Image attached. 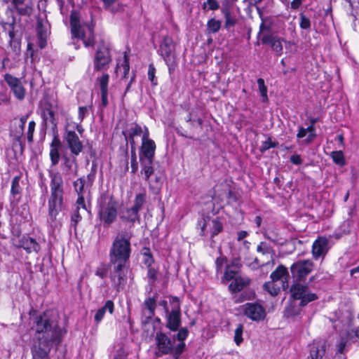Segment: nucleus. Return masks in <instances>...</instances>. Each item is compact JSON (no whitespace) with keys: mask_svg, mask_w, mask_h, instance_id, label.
<instances>
[{"mask_svg":"<svg viewBox=\"0 0 359 359\" xmlns=\"http://www.w3.org/2000/svg\"><path fill=\"white\" fill-rule=\"evenodd\" d=\"M35 323L36 332L43 335L39 337L40 345L32 351V359H44L49 357L53 344H60L67 331L59 327L57 322L51 318L47 312L38 316Z\"/></svg>","mask_w":359,"mask_h":359,"instance_id":"obj_1","label":"nucleus"},{"mask_svg":"<svg viewBox=\"0 0 359 359\" xmlns=\"http://www.w3.org/2000/svg\"><path fill=\"white\" fill-rule=\"evenodd\" d=\"M314 263L311 259H298L290 267L292 283L290 285V292L292 297L301 299L302 304L311 303L318 299L316 293L311 292L309 284H306L307 276L313 271Z\"/></svg>","mask_w":359,"mask_h":359,"instance_id":"obj_2","label":"nucleus"},{"mask_svg":"<svg viewBox=\"0 0 359 359\" xmlns=\"http://www.w3.org/2000/svg\"><path fill=\"white\" fill-rule=\"evenodd\" d=\"M50 179V196L48 198V222L53 225L63 205L64 182L62 175L57 171L48 170Z\"/></svg>","mask_w":359,"mask_h":359,"instance_id":"obj_3","label":"nucleus"},{"mask_svg":"<svg viewBox=\"0 0 359 359\" xmlns=\"http://www.w3.org/2000/svg\"><path fill=\"white\" fill-rule=\"evenodd\" d=\"M130 238L131 236L126 231H121L118 233L113 241L109 250L110 264L129 263L132 251Z\"/></svg>","mask_w":359,"mask_h":359,"instance_id":"obj_4","label":"nucleus"},{"mask_svg":"<svg viewBox=\"0 0 359 359\" xmlns=\"http://www.w3.org/2000/svg\"><path fill=\"white\" fill-rule=\"evenodd\" d=\"M97 217L104 228L109 227L116 219L117 203L112 196L102 194L97 201Z\"/></svg>","mask_w":359,"mask_h":359,"instance_id":"obj_5","label":"nucleus"},{"mask_svg":"<svg viewBox=\"0 0 359 359\" xmlns=\"http://www.w3.org/2000/svg\"><path fill=\"white\" fill-rule=\"evenodd\" d=\"M143 133L142 138V146L139 154L141 166V175L148 177L151 174L153 165V161L155 154L156 144L149 138V132L147 128Z\"/></svg>","mask_w":359,"mask_h":359,"instance_id":"obj_6","label":"nucleus"},{"mask_svg":"<svg viewBox=\"0 0 359 359\" xmlns=\"http://www.w3.org/2000/svg\"><path fill=\"white\" fill-rule=\"evenodd\" d=\"M224 218L217 217L212 219L210 216L203 215L198 221V225L201 227L200 235L205 236L210 232V238L211 240L210 247H214L215 241L213 238L224 231Z\"/></svg>","mask_w":359,"mask_h":359,"instance_id":"obj_7","label":"nucleus"},{"mask_svg":"<svg viewBox=\"0 0 359 359\" xmlns=\"http://www.w3.org/2000/svg\"><path fill=\"white\" fill-rule=\"evenodd\" d=\"M70 25L72 38L83 41L86 47H93L95 45L94 30L92 26L88 25V32H86L80 25L76 16L72 15L70 17Z\"/></svg>","mask_w":359,"mask_h":359,"instance_id":"obj_8","label":"nucleus"},{"mask_svg":"<svg viewBox=\"0 0 359 359\" xmlns=\"http://www.w3.org/2000/svg\"><path fill=\"white\" fill-rule=\"evenodd\" d=\"M112 266L109 273L111 285L117 292L123 290L127 283L128 264H110Z\"/></svg>","mask_w":359,"mask_h":359,"instance_id":"obj_9","label":"nucleus"},{"mask_svg":"<svg viewBox=\"0 0 359 359\" xmlns=\"http://www.w3.org/2000/svg\"><path fill=\"white\" fill-rule=\"evenodd\" d=\"M111 55L108 46L103 41L97 46L93 58V69L95 72H103L107 70L111 62Z\"/></svg>","mask_w":359,"mask_h":359,"instance_id":"obj_10","label":"nucleus"},{"mask_svg":"<svg viewBox=\"0 0 359 359\" xmlns=\"http://www.w3.org/2000/svg\"><path fill=\"white\" fill-rule=\"evenodd\" d=\"M243 309L244 315L253 321H262L266 316L265 309L258 302L246 303Z\"/></svg>","mask_w":359,"mask_h":359,"instance_id":"obj_11","label":"nucleus"},{"mask_svg":"<svg viewBox=\"0 0 359 359\" xmlns=\"http://www.w3.org/2000/svg\"><path fill=\"white\" fill-rule=\"evenodd\" d=\"M174 47L175 45L173 44L172 39L170 38H165L160 46L161 55L165 57V60L168 66L170 74H173L177 67V64L175 60V56L174 55H172Z\"/></svg>","mask_w":359,"mask_h":359,"instance_id":"obj_12","label":"nucleus"},{"mask_svg":"<svg viewBox=\"0 0 359 359\" xmlns=\"http://www.w3.org/2000/svg\"><path fill=\"white\" fill-rule=\"evenodd\" d=\"M172 300L176 305L172 309L170 313L168 311L166 301H162L160 305L163 306L166 313H168L167 321L168 327L171 330L177 331L180 327V302L177 297L172 298Z\"/></svg>","mask_w":359,"mask_h":359,"instance_id":"obj_13","label":"nucleus"},{"mask_svg":"<svg viewBox=\"0 0 359 359\" xmlns=\"http://www.w3.org/2000/svg\"><path fill=\"white\" fill-rule=\"evenodd\" d=\"M309 303L302 304L301 299H294L292 297V292H290V298L287 302L284 311L283 316L286 318H294L299 316L302 311V308L306 306Z\"/></svg>","mask_w":359,"mask_h":359,"instance_id":"obj_14","label":"nucleus"},{"mask_svg":"<svg viewBox=\"0 0 359 359\" xmlns=\"http://www.w3.org/2000/svg\"><path fill=\"white\" fill-rule=\"evenodd\" d=\"M64 140L73 155L78 156L82 151L83 148L82 142L75 131L66 130Z\"/></svg>","mask_w":359,"mask_h":359,"instance_id":"obj_15","label":"nucleus"},{"mask_svg":"<svg viewBox=\"0 0 359 359\" xmlns=\"http://www.w3.org/2000/svg\"><path fill=\"white\" fill-rule=\"evenodd\" d=\"M329 251V241L326 237L319 236L312 245V255L315 260L323 259Z\"/></svg>","mask_w":359,"mask_h":359,"instance_id":"obj_16","label":"nucleus"},{"mask_svg":"<svg viewBox=\"0 0 359 359\" xmlns=\"http://www.w3.org/2000/svg\"><path fill=\"white\" fill-rule=\"evenodd\" d=\"M309 355L308 359H323L325 355L327 348V341L322 339H314L311 344L309 345Z\"/></svg>","mask_w":359,"mask_h":359,"instance_id":"obj_17","label":"nucleus"},{"mask_svg":"<svg viewBox=\"0 0 359 359\" xmlns=\"http://www.w3.org/2000/svg\"><path fill=\"white\" fill-rule=\"evenodd\" d=\"M41 117L46 124L51 125L53 131L55 132L57 129V121L55 118V110L51 103L48 102L44 103L41 109Z\"/></svg>","mask_w":359,"mask_h":359,"instance_id":"obj_18","label":"nucleus"},{"mask_svg":"<svg viewBox=\"0 0 359 359\" xmlns=\"http://www.w3.org/2000/svg\"><path fill=\"white\" fill-rule=\"evenodd\" d=\"M20 175L15 176L11 182L10 203L11 206H17L22 198V188L20 185Z\"/></svg>","mask_w":359,"mask_h":359,"instance_id":"obj_19","label":"nucleus"},{"mask_svg":"<svg viewBox=\"0 0 359 359\" xmlns=\"http://www.w3.org/2000/svg\"><path fill=\"white\" fill-rule=\"evenodd\" d=\"M95 177V170H92L87 176L86 179L85 177H80L74 182V187L78 195H84L86 190L85 186L86 187L92 186Z\"/></svg>","mask_w":359,"mask_h":359,"instance_id":"obj_20","label":"nucleus"},{"mask_svg":"<svg viewBox=\"0 0 359 359\" xmlns=\"http://www.w3.org/2000/svg\"><path fill=\"white\" fill-rule=\"evenodd\" d=\"M1 25L4 30H8V34L10 38L9 43L11 46H14L15 48H19L20 43L15 39L17 33L18 32V26L15 22V18L12 17L11 22H1Z\"/></svg>","mask_w":359,"mask_h":359,"instance_id":"obj_21","label":"nucleus"},{"mask_svg":"<svg viewBox=\"0 0 359 359\" xmlns=\"http://www.w3.org/2000/svg\"><path fill=\"white\" fill-rule=\"evenodd\" d=\"M144 179L149 184V189L154 193H158L163 184V178L161 174L154 172V168L152 165L151 174L147 177L144 175Z\"/></svg>","mask_w":359,"mask_h":359,"instance_id":"obj_22","label":"nucleus"},{"mask_svg":"<svg viewBox=\"0 0 359 359\" xmlns=\"http://www.w3.org/2000/svg\"><path fill=\"white\" fill-rule=\"evenodd\" d=\"M109 81V76L108 74H103L100 77L97 79V82L100 86L101 92V104L102 107L108 105V84Z\"/></svg>","mask_w":359,"mask_h":359,"instance_id":"obj_23","label":"nucleus"},{"mask_svg":"<svg viewBox=\"0 0 359 359\" xmlns=\"http://www.w3.org/2000/svg\"><path fill=\"white\" fill-rule=\"evenodd\" d=\"M157 294L147 298L143 303L142 314L146 320H151L155 314L156 306Z\"/></svg>","mask_w":359,"mask_h":359,"instance_id":"obj_24","label":"nucleus"},{"mask_svg":"<svg viewBox=\"0 0 359 359\" xmlns=\"http://www.w3.org/2000/svg\"><path fill=\"white\" fill-rule=\"evenodd\" d=\"M142 133V129L141 126L136 123H132L128 125L126 129L123 131V135L126 140L129 141L131 147H135L134 137L141 135Z\"/></svg>","mask_w":359,"mask_h":359,"instance_id":"obj_25","label":"nucleus"},{"mask_svg":"<svg viewBox=\"0 0 359 359\" xmlns=\"http://www.w3.org/2000/svg\"><path fill=\"white\" fill-rule=\"evenodd\" d=\"M14 9L21 15H29L32 11L31 0H11Z\"/></svg>","mask_w":359,"mask_h":359,"instance_id":"obj_26","label":"nucleus"},{"mask_svg":"<svg viewBox=\"0 0 359 359\" xmlns=\"http://www.w3.org/2000/svg\"><path fill=\"white\" fill-rule=\"evenodd\" d=\"M18 248H22L26 250L27 253H31L32 252H39L40 250V245L36 241L35 239L31 237H22L19 241V244L17 245Z\"/></svg>","mask_w":359,"mask_h":359,"instance_id":"obj_27","label":"nucleus"},{"mask_svg":"<svg viewBox=\"0 0 359 359\" xmlns=\"http://www.w3.org/2000/svg\"><path fill=\"white\" fill-rule=\"evenodd\" d=\"M156 339L158 348L161 353L167 354L172 351V342L165 334L161 332L157 333Z\"/></svg>","mask_w":359,"mask_h":359,"instance_id":"obj_28","label":"nucleus"},{"mask_svg":"<svg viewBox=\"0 0 359 359\" xmlns=\"http://www.w3.org/2000/svg\"><path fill=\"white\" fill-rule=\"evenodd\" d=\"M36 32L39 40V46L43 48L46 46V38L48 35L47 27L44 25L43 19L38 18L36 24Z\"/></svg>","mask_w":359,"mask_h":359,"instance_id":"obj_29","label":"nucleus"},{"mask_svg":"<svg viewBox=\"0 0 359 359\" xmlns=\"http://www.w3.org/2000/svg\"><path fill=\"white\" fill-rule=\"evenodd\" d=\"M114 311V304L112 300L106 301L104 305L100 308L95 313L94 320L96 323H99L104 318L106 312L112 314Z\"/></svg>","mask_w":359,"mask_h":359,"instance_id":"obj_30","label":"nucleus"},{"mask_svg":"<svg viewBox=\"0 0 359 359\" xmlns=\"http://www.w3.org/2000/svg\"><path fill=\"white\" fill-rule=\"evenodd\" d=\"M270 278L273 282H276L285 278H291L287 268L283 264H279L277 266L271 273Z\"/></svg>","mask_w":359,"mask_h":359,"instance_id":"obj_31","label":"nucleus"},{"mask_svg":"<svg viewBox=\"0 0 359 359\" xmlns=\"http://www.w3.org/2000/svg\"><path fill=\"white\" fill-rule=\"evenodd\" d=\"M250 284V280L244 281L242 277L236 278L229 285V290L231 293H237Z\"/></svg>","mask_w":359,"mask_h":359,"instance_id":"obj_32","label":"nucleus"},{"mask_svg":"<svg viewBox=\"0 0 359 359\" xmlns=\"http://www.w3.org/2000/svg\"><path fill=\"white\" fill-rule=\"evenodd\" d=\"M121 218L127 222L134 223L140 219L139 212L132 206L123 211Z\"/></svg>","mask_w":359,"mask_h":359,"instance_id":"obj_33","label":"nucleus"},{"mask_svg":"<svg viewBox=\"0 0 359 359\" xmlns=\"http://www.w3.org/2000/svg\"><path fill=\"white\" fill-rule=\"evenodd\" d=\"M62 166L65 174H69L73 171L76 173L77 165L76 163V159L74 158L71 159L69 157H64Z\"/></svg>","mask_w":359,"mask_h":359,"instance_id":"obj_34","label":"nucleus"},{"mask_svg":"<svg viewBox=\"0 0 359 359\" xmlns=\"http://www.w3.org/2000/svg\"><path fill=\"white\" fill-rule=\"evenodd\" d=\"M257 82L261 96V101L264 103L267 102L269 101L267 95L268 88L265 85L264 80L262 78H259Z\"/></svg>","mask_w":359,"mask_h":359,"instance_id":"obj_35","label":"nucleus"},{"mask_svg":"<svg viewBox=\"0 0 359 359\" xmlns=\"http://www.w3.org/2000/svg\"><path fill=\"white\" fill-rule=\"evenodd\" d=\"M263 288L273 297L277 296L280 291V287L272 280L266 282L263 285Z\"/></svg>","mask_w":359,"mask_h":359,"instance_id":"obj_36","label":"nucleus"},{"mask_svg":"<svg viewBox=\"0 0 359 359\" xmlns=\"http://www.w3.org/2000/svg\"><path fill=\"white\" fill-rule=\"evenodd\" d=\"M222 27V22L215 18L210 19L207 22V30L209 33H217Z\"/></svg>","mask_w":359,"mask_h":359,"instance_id":"obj_37","label":"nucleus"},{"mask_svg":"<svg viewBox=\"0 0 359 359\" xmlns=\"http://www.w3.org/2000/svg\"><path fill=\"white\" fill-rule=\"evenodd\" d=\"M333 162L341 167L346 165V160L342 151H334L331 153Z\"/></svg>","mask_w":359,"mask_h":359,"instance_id":"obj_38","label":"nucleus"},{"mask_svg":"<svg viewBox=\"0 0 359 359\" xmlns=\"http://www.w3.org/2000/svg\"><path fill=\"white\" fill-rule=\"evenodd\" d=\"M147 199V195L144 193H140L136 194L134 199V204L133 207L136 209L138 212L142 209L143 205L145 203Z\"/></svg>","mask_w":359,"mask_h":359,"instance_id":"obj_39","label":"nucleus"},{"mask_svg":"<svg viewBox=\"0 0 359 359\" xmlns=\"http://www.w3.org/2000/svg\"><path fill=\"white\" fill-rule=\"evenodd\" d=\"M279 145L278 142L275 141L272 142L271 137H268L267 140L264 141L259 148V151L261 153L264 154L265 151L269 150L271 148H276Z\"/></svg>","mask_w":359,"mask_h":359,"instance_id":"obj_40","label":"nucleus"},{"mask_svg":"<svg viewBox=\"0 0 359 359\" xmlns=\"http://www.w3.org/2000/svg\"><path fill=\"white\" fill-rule=\"evenodd\" d=\"M223 15L225 18L224 27L226 29H229L230 27L235 26L237 22V20L231 15V11H228L226 9L223 11Z\"/></svg>","mask_w":359,"mask_h":359,"instance_id":"obj_41","label":"nucleus"},{"mask_svg":"<svg viewBox=\"0 0 359 359\" xmlns=\"http://www.w3.org/2000/svg\"><path fill=\"white\" fill-rule=\"evenodd\" d=\"M299 27L302 29L311 31V22L310 19L306 17L303 13L299 14Z\"/></svg>","mask_w":359,"mask_h":359,"instance_id":"obj_42","label":"nucleus"},{"mask_svg":"<svg viewBox=\"0 0 359 359\" xmlns=\"http://www.w3.org/2000/svg\"><path fill=\"white\" fill-rule=\"evenodd\" d=\"M243 329H244L243 325L240 323L237 325V327L235 330L233 341L237 346H240L243 341Z\"/></svg>","mask_w":359,"mask_h":359,"instance_id":"obj_43","label":"nucleus"},{"mask_svg":"<svg viewBox=\"0 0 359 359\" xmlns=\"http://www.w3.org/2000/svg\"><path fill=\"white\" fill-rule=\"evenodd\" d=\"M4 80L7 83V84L11 88V90L17 87V86H19L21 84V81L19 79L13 76V75L10 74H6L4 76Z\"/></svg>","mask_w":359,"mask_h":359,"instance_id":"obj_44","label":"nucleus"},{"mask_svg":"<svg viewBox=\"0 0 359 359\" xmlns=\"http://www.w3.org/2000/svg\"><path fill=\"white\" fill-rule=\"evenodd\" d=\"M4 80L7 83V84L11 88V90L17 87V86H19L21 84V81L19 79L13 76V75L10 74H6L4 76Z\"/></svg>","mask_w":359,"mask_h":359,"instance_id":"obj_45","label":"nucleus"},{"mask_svg":"<svg viewBox=\"0 0 359 359\" xmlns=\"http://www.w3.org/2000/svg\"><path fill=\"white\" fill-rule=\"evenodd\" d=\"M283 41L285 43L287 42V40L278 36H277L276 41H273V47L271 48L273 51H275L277 53L278 55H281L283 53Z\"/></svg>","mask_w":359,"mask_h":359,"instance_id":"obj_46","label":"nucleus"},{"mask_svg":"<svg viewBox=\"0 0 359 359\" xmlns=\"http://www.w3.org/2000/svg\"><path fill=\"white\" fill-rule=\"evenodd\" d=\"M141 254L144 257L143 262L147 266H150L154 262V259L151 253V250L148 248H143Z\"/></svg>","mask_w":359,"mask_h":359,"instance_id":"obj_47","label":"nucleus"},{"mask_svg":"<svg viewBox=\"0 0 359 359\" xmlns=\"http://www.w3.org/2000/svg\"><path fill=\"white\" fill-rule=\"evenodd\" d=\"M202 8L205 11H216L219 8V4L217 0H207L202 4Z\"/></svg>","mask_w":359,"mask_h":359,"instance_id":"obj_48","label":"nucleus"},{"mask_svg":"<svg viewBox=\"0 0 359 359\" xmlns=\"http://www.w3.org/2000/svg\"><path fill=\"white\" fill-rule=\"evenodd\" d=\"M277 35L273 34H264L261 38L262 43L264 45H269L271 48L273 47V41H276Z\"/></svg>","mask_w":359,"mask_h":359,"instance_id":"obj_49","label":"nucleus"},{"mask_svg":"<svg viewBox=\"0 0 359 359\" xmlns=\"http://www.w3.org/2000/svg\"><path fill=\"white\" fill-rule=\"evenodd\" d=\"M228 259L225 256H219L215 260L216 272L217 273H222L224 264H227Z\"/></svg>","mask_w":359,"mask_h":359,"instance_id":"obj_50","label":"nucleus"},{"mask_svg":"<svg viewBox=\"0 0 359 359\" xmlns=\"http://www.w3.org/2000/svg\"><path fill=\"white\" fill-rule=\"evenodd\" d=\"M59 150L60 149L55 148H52L50 150V158L52 166H55L59 163L60 157Z\"/></svg>","mask_w":359,"mask_h":359,"instance_id":"obj_51","label":"nucleus"},{"mask_svg":"<svg viewBox=\"0 0 359 359\" xmlns=\"http://www.w3.org/2000/svg\"><path fill=\"white\" fill-rule=\"evenodd\" d=\"M238 273V270L232 269L230 266H226L225 271L224 273V278L226 280H234L235 276Z\"/></svg>","mask_w":359,"mask_h":359,"instance_id":"obj_52","label":"nucleus"},{"mask_svg":"<svg viewBox=\"0 0 359 359\" xmlns=\"http://www.w3.org/2000/svg\"><path fill=\"white\" fill-rule=\"evenodd\" d=\"M131 172L135 173L138 170V163L137 161V156L135 152V148L131 147Z\"/></svg>","mask_w":359,"mask_h":359,"instance_id":"obj_53","label":"nucleus"},{"mask_svg":"<svg viewBox=\"0 0 359 359\" xmlns=\"http://www.w3.org/2000/svg\"><path fill=\"white\" fill-rule=\"evenodd\" d=\"M14 95L20 100H22L24 99L25 95V89L22 86V83L19 86H17V87L12 90Z\"/></svg>","mask_w":359,"mask_h":359,"instance_id":"obj_54","label":"nucleus"},{"mask_svg":"<svg viewBox=\"0 0 359 359\" xmlns=\"http://www.w3.org/2000/svg\"><path fill=\"white\" fill-rule=\"evenodd\" d=\"M93 108L92 105L79 107V115L78 118L80 122H82L84 118L88 115V111Z\"/></svg>","mask_w":359,"mask_h":359,"instance_id":"obj_55","label":"nucleus"},{"mask_svg":"<svg viewBox=\"0 0 359 359\" xmlns=\"http://www.w3.org/2000/svg\"><path fill=\"white\" fill-rule=\"evenodd\" d=\"M108 267L105 264H102L95 271V275L101 278H104L108 273Z\"/></svg>","mask_w":359,"mask_h":359,"instance_id":"obj_56","label":"nucleus"},{"mask_svg":"<svg viewBox=\"0 0 359 359\" xmlns=\"http://www.w3.org/2000/svg\"><path fill=\"white\" fill-rule=\"evenodd\" d=\"M156 68L154 67L153 64H150L149 65L148 69V79L151 82L153 85L157 84V80L155 77Z\"/></svg>","mask_w":359,"mask_h":359,"instance_id":"obj_57","label":"nucleus"},{"mask_svg":"<svg viewBox=\"0 0 359 359\" xmlns=\"http://www.w3.org/2000/svg\"><path fill=\"white\" fill-rule=\"evenodd\" d=\"M27 118H28L27 115L20 117V123H19V126H18L19 131L18 132V134L16 135L17 138H20L22 135L24 129H25V123L27 122Z\"/></svg>","mask_w":359,"mask_h":359,"instance_id":"obj_58","label":"nucleus"},{"mask_svg":"<svg viewBox=\"0 0 359 359\" xmlns=\"http://www.w3.org/2000/svg\"><path fill=\"white\" fill-rule=\"evenodd\" d=\"M346 344L347 339L346 338L341 337L339 341L337 344V353L344 354L345 352Z\"/></svg>","mask_w":359,"mask_h":359,"instance_id":"obj_59","label":"nucleus"},{"mask_svg":"<svg viewBox=\"0 0 359 359\" xmlns=\"http://www.w3.org/2000/svg\"><path fill=\"white\" fill-rule=\"evenodd\" d=\"M271 250V247L266 242H261L257 248V251L263 255L268 254Z\"/></svg>","mask_w":359,"mask_h":359,"instance_id":"obj_60","label":"nucleus"},{"mask_svg":"<svg viewBox=\"0 0 359 359\" xmlns=\"http://www.w3.org/2000/svg\"><path fill=\"white\" fill-rule=\"evenodd\" d=\"M312 130H313L312 126H309L307 128H304L303 126H299V130L297 133V137L298 139H302L306 136L307 131H310Z\"/></svg>","mask_w":359,"mask_h":359,"instance_id":"obj_61","label":"nucleus"},{"mask_svg":"<svg viewBox=\"0 0 359 359\" xmlns=\"http://www.w3.org/2000/svg\"><path fill=\"white\" fill-rule=\"evenodd\" d=\"M53 133H54V136H53V140L50 143V149H52V148L60 149L61 142L57 135V130H55V132H53Z\"/></svg>","mask_w":359,"mask_h":359,"instance_id":"obj_62","label":"nucleus"},{"mask_svg":"<svg viewBox=\"0 0 359 359\" xmlns=\"http://www.w3.org/2000/svg\"><path fill=\"white\" fill-rule=\"evenodd\" d=\"M187 122H191V125L193 126H198L199 127H202V124H203V119L201 118H192V114H189L187 115Z\"/></svg>","mask_w":359,"mask_h":359,"instance_id":"obj_63","label":"nucleus"},{"mask_svg":"<svg viewBox=\"0 0 359 359\" xmlns=\"http://www.w3.org/2000/svg\"><path fill=\"white\" fill-rule=\"evenodd\" d=\"M81 219V216L79 212V210H76V212L72 215L71 217V226L76 229L78 222Z\"/></svg>","mask_w":359,"mask_h":359,"instance_id":"obj_64","label":"nucleus"}]
</instances>
